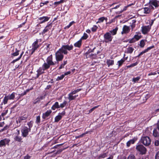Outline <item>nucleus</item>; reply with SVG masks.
<instances>
[{
  "label": "nucleus",
  "mask_w": 159,
  "mask_h": 159,
  "mask_svg": "<svg viewBox=\"0 0 159 159\" xmlns=\"http://www.w3.org/2000/svg\"><path fill=\"white\" fill-rule=\"evenodd\" d=\"M73 48V46L72 44L62 45L61 48H60L55 53L56 61L58 62L62 61L64 57L63 54H67L68 53L67 50L70 51L72 50Z\"/></svg>",
  "instance_id": "1"
},
{
  "label": "nucleus",
  "mask_w": 159,
  "mask_h": 159,
  "mask_svg": "<svg viewBox=\"0 0 159 159\" xmlns=\"http://www.w3.org/2000/svg\"><path fill=\"white\" fill-rule=\"evenodd\" d=\"M50 66V65L47 62H45L43 65L42 67L39 68L37 71V77H38L39 75L44 73V70L48 69Z\"/></svg>",
  "instance_id": "2"
},
{
  "label": "nucleus",
  "mask_w": 159,
  "mask_h": 159,
  "mask_svg": "<svg viewBox=\"0 0 159 159\" xmlns=\"http://www.w3.org/2000/svg\"><path fill=\"white\" fill-rule=\"evenodd\" d=\"M40 42V40L36 39L32 44L31 54H33L34 51L40 46V44L39 43V42Z\"/></svg>",
  "instance_id": "3"
},
{
  "label": "nucleus",
  "mask_w": 159,
  "mask_h": 159,
  "mask_svg": "<svg viewBox=\"0 0 159 159\" xmlns=\"http://www.w3.org/2000/svg\"><path fill=\"white\" fill-rule=\"evenodd\" d=\"M103 37L104 41L106 43L111 41L113 39L111 33L109 32L106 33L104 35Z\"/></svg>",
  "instance_id": "4"
},
{
  "label": "nucleus",
  "mask_w": 159,
  "mask_h": 159,
  "mask_svg": "<svg viewBox=\"0 0 159 159\" xmlns=\"http://www.w3.org/2000/svg\"><path fill=\"white\" fill-rule=\"evenodd\" d=\"M159 6V1L157 0H152L149 2V7L150 8L154 9V7L155 8Z\"/></svg>",
  "instance_id": "5"
},
{
  "label": "nucleus",
  "mask_w": 159,
  "mask_h": 159,
  "mask_svg": "<svg viewBox=\"0 0 159 159\" xmlns=\"http://www.w3.org/2000/svg\"><path fill=\"white\" fill-rule=\"evenodd\" d=\"M141 142L145 146H148L151 143V140L148 137H143L141 138Z\"/></svg>",
  "instance_id": "6"
},
{
  "label": "nucleus",
  "mask_w": 159,
  "mask_h": 159,
  "mask_svg": "<svg viewBox=\"0 0 159 159\" xmlns=\"http://www.w3.org/2000/svg\"><path fill=\"white\" fill-rule=\"evenodd\" d=\"M136 149L142 154H145L146 151V148L142 145H137L136 147Z\"/></svg>",
  "instance_id": "7"
},
{
  "label": "nucleus",
  "mask_w": 159,
  "mask_h": 159,
  "mask_svg": "<svg viewBox=\"0 0 159 159\" xmlns=\"http://www.w3.org/2000/svg\"><path fill=\"white\" fill-rule=\"evenodd\" d=\"M10 140L8 139L5 138L0 141V147H5L6 145H9Z\"/></svg>",
  "instance_id": "8"
},
{
  "label": "nucleus",
  "mask_w": 159,
  "mask_h": 159,
  "mask_svg": "<svg viewBox=\"0 0 159 159\" xmlns=\"http://www.w3.org/2000/svg\"><path fill=\"white\" fill-rule=\"evenodd\" d=\"M153 21H152L151 25H150L145 26H142V33L144 34H146L149 32L151 28V26L153 23Z\"/></svg>",
  "instance_id": "9"
},
{
  "label": "nucleus",
  "mask_w": 159,
  "mask_h": 159,
  "mask_svg": "<svg viewBox=\"0 0 159 159\" xmlns=\"http://www.w3.org/2000/svg\"><path fill=\"white\" fill-rule=\"evenodd\" d=\"M130 31V27L126 25H124L122 28V31L121 32V34H127Z\"/></svg>",
  "instance_id": "10"
},
{
  "label": "nucleus",
  "mask_w": 159,
  "mask_h": 159,
  "mask_svg": "<svg viewBox=\"0 0 159 159\" xmlns=\"http://www.w3.org/2000/svg\"><path fill=\"white\" fill-rule=\"evenodd\" d=\"M47 63L50 65H54L55 64L56 62H55L52 61V55H50L47 58L46 60Z\"/></svg>",
  "instance_id": "11"
},
{
  "label": "nucleus",
  "mask_w": 159,
  "mask_h": 159,
  "mask_svg": "<svg viewBox=\"0 0 159 159\" xmlns=\"http://www.w3.org/2000/svg\"><path fill=\"white\" fill-rule=\"evenodd\" d=\"M75 94L73 93V92L69 94L68 98L70 101L75 99L76 97L78 96L77 95H74Z\"/></svg>",
  "instance_id": "12"
},
{
  "label": "nucleus",
  "mask_w": 159,
  "mask_h": 159,
  "mask_svg": "<svg viewBox=\"0 0 159 159\" xmlns=\"http://www.w3.org/2000/svg\"><path fill=\"white\" fill-rule=\"evenodd\" d=\"M22 133L23 136L24 137H26L28 134V130L27 128L26 127H24L22 129Z\"/></svg>",
  "instance_id": "13"
},
{
  "label": "nucleus",
  "mask_w": 159,
  "mask_h": 159,
  "mask_svg": "<svg viewBox=\"0 0 159 159\" xmlns=\"http://www.w3.org/2000/svg\"><path fill=\"white\" fill-rule=\"evenodd\" d=\"M154 46L153 45H152L151 46L149 47L147 49H145L144 51L141 52L138 55V57H139L142 55L143 54L147 52L148 51L151 50L152 48H154Z\"/></svg>",
  "instance_id": "14"
},
{
  "label": "nucleus",
  "mask_w": 159,
  "mask_h": 159,
  "mask_svg": "<svg viewBox=\"0 0 159 159\" xmlns=\"http://www.w3.org/2000/svg\"><path fill=\"white\" fill-rule=\"evenodd\" d=\"M52 27V23H50L48 25L45 27V29L43 30L42 33L45 34V33L48 31L49 30L51 29Z\"/></svg>",
  "instance_id": "15"
},
{
  "label": "nucleus",
  "mask_w": 159,
  "mask_h": 159,
  "mask_svg": "<svg viewBox=\"0 0 159 159\" xmlns=\"http://www.w3.org/2000/svg\"><path fill=\"white\" fill-rule=\"evenodd\" d=\"M49 19V17L47 16H43L39 18V20L41 21L40 23H42L48 21Z\"/></svg>",
  "instance_id": "16"
},
{
  "label": "nucleus",
  "mask_w": 159,
  "mask_h": 159,
  "mask_svg": "<svg viewBox=\"0 0 159 159\" xmlns=\"http://www.w3.org/2000/svg\"><path fill=\"white\" fill-rule=\"evenodd\" d=\"M52 111L51 110L47 111L45 113L43 114V119H45L47 117H48L52 113Z\"/></svg>",
  "instance_id": "17"
},
{
  "label": "nucleus",
  "mask_w": 159,
  "mask_h": 159,
  "mask_svg": "<svg viewBox=\"0 0 159 159\" xmlns=\"http://www.w3.org/2000/svg\"><path fill=\"white\" fill-rule=\"evenodd\" d=\"M16 93L15 92H13L10 95H6L9 100H14L15 98V95Z\"/></svg>",
  "instance_id": "18"
},
{
  "label": "nucleus",
  "mask_w": 159,
  "mask_h": 159,
  "mask_svg": "<svg viewBox=\"0 0 159 159\" xmlns=\"http://www.w3.org/2000/svg\"><path fill=\"white\" fill-rule=\"evenodd\" d=\"M27 118V116L25 115H24L23 116L19 117L18 120H16L17 122L18 121L19 123L20 122L21 120H24L26 119Z\"/></svg>",
  "instance_id": "19"
},
{
  "label": "nucleus",
  "mask_w": 159,
  "mask_h": 159,
  "mask_svg": "<svg viewBox=\"0 0 159 159\" xmlns=\"http://www.w3.org/2000/svg\"><path fill=\"white\" fill-rule=\"evenodd\" d=\"M82 41L81 39L77 42L74 43V46L75 47L80 48L81 45Z\"/></svg>",
  "instance_id": "20"
},
{
  "label": "nucleus",
  "mask_w": 159,
  "mask_h": 159,
  "mask_svg": "<svg viewBox=\"0 0 159 159\" xmlns=\"http://www.w3.org/2000/svg\"><path fill=\"white\" fill-rule=\"evenodd\" d=\"M60 108V105H59L58 102H56L52 107V109L54 110L56 108Z\"/></svg>",
  "instance_id": "21"
},
{
  "label": "nucleus",
  "mask_w": 159,
  "mask_h": 159,
  "mask_svg": "<svg viewBox=\"0 0 159 159\" xmlns=\"http://www.w3.org/2000/svg\"><path fill=\"white\" fill-rule=\"evenodd\" d=\"M62 118V116L61 115L58 114L55 118L54 122H58Z\"/></svg>",
  "instance_id": "22"
},
{
  "label": "nucleus",
  "mask_w": 159,
  "mask_h": 159,
  "mask_svg": "<svg viewBox=\"0 0 159 159\" xmlns=\"http://www.w3.org/2000/svg\"><path fill=\"white\" fill-rule=\"evenodd\" d=\"M118 30V28L117 27H116L115 29L112 30L110 31L109 32L111 33V35H115L116 34Z\"/></svg>",
  "instance_id": "23"
},
{
  "label": "nucleus",
  "mask_w": 159,
  "mask_h": 159,
  "mask_svg": "<svg viewBox=\"0 0 159 159\" xmlns=\"http://www.w3.org/2000/svg\"><path fill=\"white\" fill-rule=\"evenodd\" d=\"M114 61L113 60L108 59L107 61V63L109 67L110 66L114 64Z\"/></svg>",
  "instance_id": "24"
},
{
  "label": "nucleus",
  "mask_w": 159,
  "mask_h": 159,
  "mask_svg": "<svg viewBox=\"0 0 159 159\" xmlns=\"http://www.w3.org/2000/svg\"><path fill=\"white\" fill-rule=\"evenodd\" d=\"M9 100L7 96L6 95L4 97L3 101L1 104V105H2L3 103L4 104H6L8 102V100Z\"/></svg>",
  "instance_id": "25"
},
{
  "label": "nucleus",
  "mask_w": 159,
  "mask_h": 159,
  "mask_svg": "<svg viewBox=\"0 0 159 159\" xmlns=\"http://www.w3.org/2000/svg\"><path fill=\"white\" fill-rule=\"evenodd\" d=\"M134 50V49L131 47H128L126 50L127 53H131Z\"/></svg>",
  "instance_id": "26"
},
{
  "label": "nucleus",
  "mask_w": 159,
  "mask_h": 159,
  "mask_svg": "<svg viewBox=\"0 0 159 159\" xmlns=\"http://www.w3.org/2000/svg\"><path fill=\"white\" fill-rule=\"evenodd\" d=\"M107 18L104 17H101L98 19V21L97 22V23H101L103 22V21L104 20H107Z\"/></svg>",
  "instance_id": "27"
},
{
  "label": "nucleus",
  "mask_w": 159,
  "mask_h": 159,
  "mask_svg": "<svg viewBox=\"0 0 159 159\" xmlns=\"http://www.w3.org/2000/svg\"><path fill=\"white\" fill-rule=\"evenodd\" d=\"M15 140L16 141L20 142L22 140V139L21 137L19 136L18 135L16 136L14 138Z\"/></svg>",
  "instance_id": "28"
},
{
  "label": "nucleus",
  "mask_w": 159,
  "mask_h": 159,
  "mask_svg": "<svg viewBox=\"0 0 159 159\" xmlns=\"http://www.w3.org/2000/svg\"><path fill=\"white\" fill-rule=\"evenodd\" d=\"M107 153H104L100 154L98 156V158L99 159L101 158H105L107 157Z\"/></svg>",
  "instance_id": "29"
},
{
  "label": "nucleus",
  "mask_w": 159,
  "mask_h": 159,
  "mask_svg": "<svg viewBox=\"0 0 159 159\" xmlns=\"http://www.w3.org/2000/svg\"><path fill=\"white\" fill-rule=\"evenodd\" d=\"M144 12L145 14L149 13L150 11V10L148 7H145L143 8Z\"/></svg>",
  "instance_id": "30"
},
{
  "label": "nucleus",
  "mask_w": 159,
  "mask_h": 159,
  "mask_svg": "<svg viewBox=\"0 0 159 159\" xmlns=\"http://www.w3.org/2000/svg\"><path fill=\"white\" fill-rule=\"evenodd\" d=\"M153 135L155 137H157L159 136V134L156 129H154L153 131Z\"/></svg>",
  "instance_id": "31"
},
{
  "label": "nucleus",
  "mask_w": 159,
  "mask_h": 159,
  "mask_svg": "<svg viewBox=\"0 0 159 159\" xmlns=\"http://www.w3.org/2000/svg\"><path fill=\"white\" fill-rule=\"evenodd\" d=\"M136 20H132V24L130 25L132 30H133V29L135 27V23Z\"/></svg>",
  "instance_id": "32"
},
{
  "label": "nucleus",
  "mask_w": 159,
  "mask_h": 159,
  "mask_svg": "<svg viewBox=\"0 0 159 159\" xmlns=\"http://www.w3.org/2000/svg\"><path fill=\"white\" fill-rule=\"evenodd\" d=\"M145 45V42L143 40L140 41L139 43V46L141 48H143Z\"/></svg>",
  "instance_id": "33"
},
{
  "label": "nucleus",
  "mask_w": 159,
  "mask_h": 159,
  "mask_svg": "<svg viewBox=\"0 0 159 159\" xmlns=\"http://www.w3.org/2000/svg\"><path fill=\"white\" fill-rule=\"evenodd\" d=\"M67 64V61H64L63 63L61 64L59 67V69H61L64 67V66Z\"/></svg>",
  "instance_id": "34"
},
{
  "label": "nucleus",
  "mask_w": 159,
  "mask_h": 159,
  "mask_svg": "<svg viewBox=\"0 0 159 159\" xmlns=\"http://www.w3.org/2000/svg\"><path fill=\"white\" fill-rule=\"evenodd\" d=\"M125 60L123 59H121V60L118 61L117 62L118 64V66H120L124 62Z\"/></svg>",
  "instance_id": "35"
},
{
  "label": "nucleus",
  "mask_w": 159,
  "mask_h": 159,
  "mask_svg": "<svg viewBox=\"0 0 159 159\" xmlns=\"http://www.w3.org/2000/svg\"><path fill=\"white\" fill-rule=\"evenodd\" d=\"M67 104V102L66 101H65L62 103L60 104V107L62 108L65 107Z\"/></svg>",
  "instance_id": "36"
},
{
  "label": "nucleus",
  "mask_w": 159,
  "mask_h": 159,
  "mask_svg": "<svg viewBox=\"0 0 159 159\" xmlns=\"http://www.w3.org/2000/svg\"><path fill=\"white\" fill-rule=\"evenodd\" d=\"M19 51L18 50L17 48L16 49V52H14L12 54V55L13 56H16L18 55Z\"/></svg>",
  "instance_id": "37"
},
{
  "label": "nucleus",
  "mask_w": 159,
  "mask_h": 159,
  "mask_svg": "<svg viewBox=\"0 0 159 159\" xmlns=\"http://www.w3.org/2000/svg\"><path fill=\"white\" fill-rule=\"evenodd\" d=\"M23 52H22L20 54L19 57L18 58H17V59H15L12 62L14 63V62L18 61V60H19L20 59V58H21V57L23 54Z\"/></svg>",
  "instance_id": "38"
},
{
  "label": "nucleus",
  "mask_w": 159,
  "mask_h": 159,
  "mask_svg": "<svg viewBox=\"0 0 159 159\" xmlns=\"http://www.w3.org/2000/svg\"><path fill=\"white\" fill-rule=\"evenodd\" d=\"M134 39L136 41L138 40L141 38V36H139L137 34H135L134 37Z\"/></svg>",
  "instance_id": "39"
},
{
  "label": "nucleus",
  "mask_w": 159,
  "mask_h": 159,
  "mask_svg": "<svg viewBox=\"0 0 159 159\" xmlns=\"http://www.w3.org/2000/svg\"><path fill=\"white\" fill-rule=\"evenodd\" d=\"M140 79V77H138L136 78H134L132 79V81L134 83H136L138 81H139Z\"/></svg>",
  "instance_id": "40"
},
{
  "label": "nucleus",
  "mask_w": 159,
  "mask_h": 159,
  "mask_svg": "<svg viewBox=\"0 0 159 159\" xmlns=\"http://www.w3.org/2000/svg\"><path fill=\"white\" fill-rule=\"evenodd\" d=\"M128 159H136L135 156L133 154H130L128 157Z\"/></svg>",
  "instance_id": "41"
},
{
  "label": "nucleus",
  "mask_w": 159,
  "mask_h": 159,
  "mask_svg": "<svg viewBox=\"0 0 159 159\" xmlns=\"http://www.w3.org/2000/svg\"><path fill=\"white\" fill-rule=\"evenodd\" d=\"M98 28V27L96 25H94L92 28L91 30L93 32H95L97 30Z\"/></svg>",
  "instance_id": "42"
},
{
  "label": "nucleus",
  "mask_w": 159,
  "mask_h": 159,
  "mask_svg": "<svg viewBox=\"0 0 159 159\" xmlns=\"http://www.w3.org/2000/svg\"><path fill=\"white\" fill-rule=\"evenodd\" d=\"M64 77L63 75H62L60 76H58L56 79L57 81H59L62 80Z\"/></svg>",
  "instance_id": "43"
},
{
  "label": "nucleus",
  "mask_w": 159,
  "mask_h": 159,
  "mask_svg": "<svg viewBox=\"0 0 159 159\" xmlns=\"http://www.w3.org/2000/svg\"><path fill=\"white\" fill-rule=\"evenodd\" d=\"M75 23V22L74 21H71L69 23L68 25H67L66 27H65V29H68L69 28L73 25V24Z\"/></svg>",
  "instance_id": "44"
},
{
  "label": "nucleus",
  "mask_w": 159,
  "mask_h": 159,
  "mask_svg": "<svg viewBox=\"0 0 159 159\" xmlns=\"http://www.w3.org/2000/svg\"><path fill=\"white\" fill-rule=\"evenodd\" d=\"M137 64H138V63L137 62H135V63L132 64L130 65L127 66V68L133 67L134 66H136V65H137Z\"/></svg>",
  "instance_id": "45"
},
{
  "label": "nucleus",
  "mask_w": 159,
  "mask_h": 159,
  "mask_svg": "<svg viewBox=\"0 0 159 159\" xmlns=\"http://www.w3.org/2000/svg\"><path fill=\"white\" fill-rule=\"evenodd\" d=\"M88 133V132H86L85 133H83L81 135H79V136H76L75 138L76 139H78V138H79L80 137H83L85 134H87Z\"/></svg>",
  "instance_id": "46"
},
{
  "label": "nucleus",
  "mask_w": 159,
  "mask_h": 159,
  "mask_svg": "<svg viewBox=\"0 0 159 159\" xmlns=\"http://www.w3.org/2000/svg\"><path fill=\"white\" fill-rule=\"evenodd\" d=\"M88 38V35L86 34H84V35L81 37L80 39H86Z\"/></svg>",
  "instance_id": "47"
},
{
  "label": "nucleus",
  "mask_w": 159,
  "mask_h": 159,
  "mask_svg": "<svg viewBox=\"0 0 159 159\" xmlns=\"http://www.w3.org/2000/svg\"><path fill=\"white\" fill-rule=\"evenodd\" d=\"M29 91V89H27L26 91H25L24 92V93H21L20 94H19V95H20V96H23L25 94H26Z\"/></svg>",
  "instance_id": "48"
},
{
  "label": "nucleus",
  "mask_w": 159,
  "mask_h": 159,
  "mask_svg": "<svg viewBox=\"0 0 159 159\" xmlns=\"http://www.w3.org/2000/svg\"><path fill=\"white\" fill-rule=\"evenodd\" d=\"M136 42V40L134 39V38L129 40V42L130 43H132Z\"/></svg>",
  "instance_id": "49"
},
{
  "label": "nucleus",
  "mask_w": 159,
  "mask_h": 159,
  "mask_svg": "<svg viewBox=\"0 0 159 159\" xmlns=\"http://www.w3.org/2000/svg\"><path fill=\"white\" fill-rule=\"evenodd\" d=\"M36 122L38 123L40 122V117L39 116H38L36 117Z\"/></svg>",
  "instance_id": "50"
},
{
  "label": "nucleus",
  "mask_w": 159,
  "mask_h": 159,
  "mask_svg": "<svg viewBox=\"0 0 159 159\" xmlns=\"http://www.w3.org/2000/svg\"><path fill=\"white\" fill-rule=\"evenodd\" d=\"M7 112H8V110H5L4 112H3L2 113L1 115L2 116H4L7 113Z\"/></svg>",
  "instance_id": "51"
},
{
  "label": "nucleus",
  "mask_w": 159,
  "mask_h": 159,
  "mask_svg": "<svg viewBox=\"0 0 159 159\" xmlns=\"http://www.w3.org/2000/svg\"><path fill=\"white\" fill-rule=\"evenodd\" d=\"M80 90H81V89H77V90H74L73 91V93H74L76 94L78 92L80 91Z\"/></svg>",
  "instance_id": "52"
},
{
  "label": "nucleus",
  "mask_w": 159,
  "mask_h": 159,
  "mask_svg": "<svg viewBox=\"0 0 159 159\" xmlns=\"http://www.w3.org/2000/svg\"><path fill=\"white\" fill-rule=\"evenodd\" d=\"M155 159H159V151L156 154Z\"/></svg>",
  "instance_id": "53"
},
{
  "label": "nucleus",
  "mask_w": 159,
  "mask_h": 159,
  "mask_svg": "<svg viewBox=\"0 0 159 159\" xmlns=\"http://www.w3.org/2000/svg\"><path fill=\"white\" fill-rule=\"evenodd\" d=\"M46 47L47 48V50H49L50 48V44H49V43H48V44H46Z\"/></svg>",
  "instance_id": "54"
},
{
  "label": "nucleus",
  "mask_w": 159,
  "mask_h": 159,
  "mask_svg": "<svg viewBox=\"0 0 159 159\" xmlns=\"http://www.w3.org/2000/svg\"><path fill=\"white\" fill-rule=\"evenodd\" d=\"M156 74H157V73L156 72H151V73H149L148 74V75L150 76V75H155Z\"/></svg>",
  "instance_id": "55"
},
{
  "label": "nucleus",
  "mask_w": 159,
  "mask_h": 159,
  "mask_svg": "<svg viewBox=\"0 0 159 159\" xmlns=\"http://www.w3.org/2000/svg\"><path fill=\"white\" fill-rule=\"evenodd\" d=\"M155 145L156 146H158L159 145V141L157 140L155 142Z\"/></svg>",
  "instance_id": "56"
},
{
  "label": "nucleus",
  "mask_w": 159,
  "mask_h": 159,
  "mask_svg": "<svg viewBox=\"0 0 159 159\" xmlns=\"http://www.w3.org/2000/svg\"><path fill=\"white\" fill-rule=\"evenodd\" d=\"M70 73L71 72L70 71H68V72H67L65 73H64V74L63 75H64V76H65V75H68L70 74Z\"/></svg>",
  "instance_id": "57"
},
{
  "label": "nucleus",
  "mask_w": 159,
  "mask_h": 159,
  "mask_svg": "<svg viewBox=\"0 0 159 159\" xmlns=\"http://www.w3.org/2000/svg\"><path fill=\"white\" fill-rule=\"evenodd\" d=\"M65 114V112L64 111H62L61 113L59 114V115H61V116H64Z\"/></svg>",
  "instance_id": "58"
},
{
  "label": "nucleus",
  "mask_w": 159,
  "mask_h": 159,
  "mask_svg": "<svg viewBox=\"0 0 159 159\" xmlns=\"http://www.w3.org/2000/svg\"><path fill=\"white\" fill-rule=\"evenodd\" d=\"M129 142H130L131 144H133L134 143L135 141L134 139H132L130 140Z\"/></svg>",
  "instance_id": "59"
},
{
  "label": "nucleus",
  "mask_w": 159,
  "mask_h": 159,
  "mask_svg": "<svg viewBox=\"0 0 159 159\" xmlns=\"http://www.w3.org/2000/svg\"><path fill=\"white\" fill-rule=\"evenodd\" d=\"M9 126H8V125H6L4 128V129H5V130H6V129H7V128H9Z\"/></svg>",
  "instance_id": "60"
},
{
  "label": "nucleus",
  "mask_w": 159,
  "mask_h": 159,
  "mask_svg": "<svg viewBox=\"0 0 159 159\" xmlns=\"http://www.w3.org/2000/svg\"><path fill=\"white\" fill-rule=\"evenodd\" d=\"M130 142H129V141L127 143V146L129 147L130 146Z\"/></svg>",
  "instance_id": "61"
},
{
  "label": "nucleus",
  "mask_w": 159,
  "mask_h": 159,
  "mask_svg": "<svg viewBox=\"0 0 159 159\" xmlns=\"http://www.w3.org/2000/svg\"><path fill=\"white\" fill-rule=\"evenodd\" d=\"M157 128L159 131V120L157 123Z\"/></svg>",
  "instance_id": "62"
},
{
  "label": "nucleus",
  "mask_w": 159,
  "mask_h": 159,
  "mask_svg": "<svg viewBox=\"0 0 159 159\" xmlns=\"http://www.w3.org/2000/svg\"><path fill=\"white\" fill-rule=\"evenodd\" d=\"M61 3V2H60V1H59V2H54V4H59Z\"/></svg>",
  "instance_id": "63"
},
{
  "label": "nucleus",
  "mask_w": 159,
  "mask_h": 159,
  "mask_svg": "<svg viewBox=\"0 0 159 159\" xmlns=\"http://www.w3.org/2000/svg\"><path fill=\"white\" fill-rule=\"evenodd\" d=\"M4 125V122L0 123V127H2Z\"/></svg>",
  "instance_id": "64"
}]
</instances>
